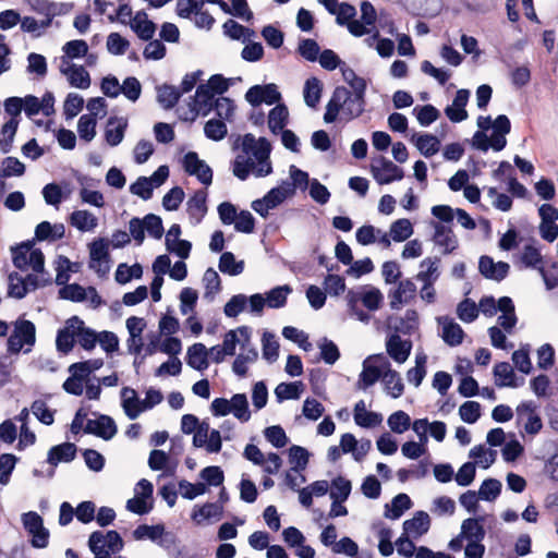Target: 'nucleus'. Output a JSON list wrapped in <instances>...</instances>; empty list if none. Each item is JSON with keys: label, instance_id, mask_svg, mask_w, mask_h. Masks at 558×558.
Segmentation results:
<instances>
[{"label": "nucleus", "instance_id": "nucleus-1", "mask_svg": "<svg viewBox=\"0 0 558 558\" xmlns=\"http://www.w3.org/2000/svg\"><path fill=\"white\" fill-rule=\"evenodd\" d=\"M365 98L352 95V92L344 86H337L324 113L325 123H333L340 111L347 121L359 118L365 110Z\"/></svg>", "mask_w": 558, "mask_h": 558}, {"label": "nucleus", "instance_id": "nucleus-2", "mask_svg": "<svg viewBox=\"0 0 558 558\" xmlns=\"http://www.w3.org/2000/svg\"><path fill=\"white\" fill-rule=\"evenodd\" d=\"M371 172L376 182L381 185L389 184L393 181H400L404 177L402 168L398 167L384 156H379L372 160Z\"/></svg>", "mask_w": 558, "mask_h": 558}, {"label": "nucleus", "instance_id": "nucleus-3", "mask_svg": "<svg viewBox=\"0 0 558 558\" xmlns=\"http://www.w3.org/2000/svg\"><path fill=\"white\" fill-rule=\"evenodd\" d=\"M281 99V94L276 84L254 85L245 93V100L253 107L262 104L275 105Z\"/></svg>", "mask_w": 558, "mask_h": 558}, {"label": "nucleus", "instance_id": "nucleus-4", "mask_svg": "<svg viewBox=\"0 0 558 558\" xmlns=\"http://www.w3.org/2000/svg\"><path fill=\"white\" fill-rule=\"evenodd\" d=\"M385 360L383 354H373L363 361V369L359 376L357 388L366 390L373 386L377 380L383 378L384 372L380 366L372 364V362H383L385 368Z\"/></svg>", "mask_w": 558, "mask_h": 558}, {"label": "nucleus", "instance_id": "nucleus-5", "mask_svg": "<svg viewBox=\"0 0 558 558\" xmlns=\"http://www.w3.org/2000/svg\"><path fill=\"white\" fill-rule=\"evenodd\" d=\"M76 324H82V319L78 316H72L65 320L63 328H60L56 337L57 351L62 354H69L76 340Z\"/></svg>", "mask_w": 558, "mask_h": 558}, {"label": "nucleus", "instance_id": "nucleus-6", "mask_svg": "<svg viewBox=\"0 0 558 558\" xmlns=\"http://www.w3.org/2000/svg\"><path fill=\"white\" fill-rule=\"evenodd\" d=\"M118 432L114 420L106 414H100L96 420H87L84 433L93 434L104 440L112 439Z\"/></svg>", "mask_w": 558, "mask_h": 558}, {"label": "nucleus", "instance_id": "nucleus-7", "mask_svg": "<svg viewBox=\"0 0 558 558\" xmlns=\"http://www.w3.org/2000/svg\"><path fill=\"white\" fill-rule=\"evenodd\" d=\"M242 150L244 154H252L257 162H263L269 159L271 153V145L265 137L258 140L251 133H246L242 138Z\"/></svg>", "mask_w": 558, "mask_h": 558}, {"label": "nucleus", "instance_id": "nucleus-8", "mask_svg": "<svg viewBox=\"0 0 558 558\" xmlns=\"http://www.w3.org/2000/svg\"><path fill=\"white\" fill-rule=\"evenodd\" d=\"M478 270L486 279L499 282L508 276L510 266L506 262L495 263L492 257L483 255L478 260Z\"/></svg>", "mask_w": 558, "mask_h": 558}, {"label": "nucleus", "instance_id": "nucleus-9", "mask_svg": "<svg viewBox=\"0 0 558 558\" xmlns=\"http://www.w3.org/2000/svg\"><path fill=\"white\" fill-rule=\"evenodd\" d=\"M207 210V192L205 190L195 191L186 202V211L192 225L201 223L206 216Z\"/></svg>", "mask_w": 558, "mask_h": 558}, {"label": "nucleus", "instance_id": "nucleus-10", "mask_svg": "<svg viewBox=\"0 0 558 558\" xmlns=\"http://www.w3.org/2000/svg\"><path fill=\"white\" fill-rule=\"evenodd\" d=\"M386 350L389 356L397 363H404L411 354L412 341L402 340L397 333H392L386 341Z\"/></svg>", "mask_w": 558, "mask_h": 558}, {"label": "nucleus", "instance_id": "nucleus-11", "mask_svg": "<svg viewBox=\"0 0 558 558\" xmlns=\"http://www.w3.org/2000/svg\"><path fill=\"white\" fill-rule=\"evenodd\" d=\"M388 326L393 333L410 336L418 328V314L414 310H408L403 317H389Z\"/></svg>", "mask_w": 558, "mask_h": 558}, {"label": "nucleus", "instance_id": "nucleus-12", "mask_svg": "<svg viewBox=\"0 0 558 558\" xmlns=\"http://www.w3.org/2000/svg\"><path fill=\"white\" fill-rule=\"evenodd\" d=\"M129 122L123 117H110L105 129V140L111 147L118 146L124 138Z\"/></svg>", "mask_w": 558, "mask_h": 558}, {"label": "nucleus", "instance_id": "nucleus-13", "mask_svg": "<svg viewBox=\"0 0 558 558\" xmlns=\"http://www.w3.org/2000/svg\"><path fill=\"white\" fill-rule=\"evenodd\" d=\"M77 447L73 442H63L57 446H53L49 449L47 456V462L57 466L59 463L64 462L69 463L73 461L76 457Z\"/></svg>", "mask_w": 558, "mask_h": 558}, {"label": "nucleus", "instance_id": "nucleus-14", "mask_svg": "<svg viewBox=\"0 0 558 558\" xmlns=\"http://www.w3.org/2000/svg\"><path fill=\"white\" fill-rule=\"evenodd\" d=\"M536 404L533 401H523L517 407L518 416L521 417L527 414V421L524 425V429L530 435L537 434L543 423L538 414H536Z\"/></svg>", "mask_w": 558, "mask_h": 558}, {"label": "nucleus", "instance_id": "nucleus-15", "mask_svg": "<svg viewBox=\"0 0 558 558\" xmlns=\"http://www.w3.org/2000/svg\"><path fill=\"white\" fill-rule=\"evenodd\" d=\"M435 233L433 240L436 245L441 246L444 254H450L458 248L459 242L450 227L441 223H434Z\"/></svg>", "mask_w": 558, "mask_h": 558}, {"label": "nucleus", "instance_id": "nucleus-16", "mask_svg": "<svg viewBox=\"0 0 558 558\" xmlns=\"http://www.w3.org/2000/svg\"><path fill=\"white\" fill-rule=\"evenodd\" d=\"M386 392L393 399H397L403 395L404 385L402 383L400 374L390 367L388 360H385V372L381 378Z\"/></svg>", "mask_w": 558, "mask_h": 558}, {"label": "nucleus", "instance_id": "nucleus-17", "mask_svg": "<svg viewBox=\"0 0 558 558\" xmlns=\"http://www.w3.org/2000/svg\"><path fill=\"white\" fill-rule=\"evenodd\" d=\"M430 526V518L425 511H416L412 519L403 522V531L408 535L420 537L427 533Z\"/></svg>", "mask_w": 558, "mask_h": 558}, {"label": "nucleus", "instance_id": "nucleus-18", "mask_svg": "<svg viewBox=\"0 0 558 558\" xmlns=\"http://www.w3.org/2000/svg\"><path fill=\"white\" fill-rule=\"evenodd\" d=\"M121 397L122 408L130 420L137 418L143 411H146L133 388L124 387L121 390Z\"/></svg>", "mask_w": 558, "mask_h": 558}, {"label": "nucleus", "instance_id": "nucleus-19", "mask_svg": "<svg viewBox=\"0 0 558 558\" xmlns=\"http://www.w3.org/2000/svg\"><path fill=\"white\" fill-rule=\"evenodd\" d=\"M186 363L193 369L203 372L208 368V350L205 344L197 342L187 349Z\"/></svg>", "mask_w": 558, "mask_h": 558}, {"label": "nucleus", "instance_id": "nucleus-20", "mask_svg": "<svg viewBox=\"0 0 558 558\" xmlns=\"http://www.w3.org/2000/svg\"><path fill=\"white\" fill-rule=\"evenodd\" d=\"M438 323L442 325V339L450 347L462 343L464 331L459 324L448 317H439Z\"/></svg>", "mask_w": 558, "mask_h": 558}, {"label": "nucleus", "instance_id": "nucleus-21", "mask_svg": "<svg viewBox=\"0 0 558 558\" xmlns=\"http://www.w3.org/2000/svg\"><path fill=\"white\" fill-rule=\"evenodd\" d=\"M484 518H468L461 524V537L468 542H482L485 537Z\"/></svg>", "mask_w": 558, "mask_h": 558}, {"label": "nucleus", "instance_id": "nucleus-22", "mask_svg": "<svg viewBox=\"0 0 558 558\" xmlns=\"http://www.w3.org/2000/svg\"><path fill=\"white\" fill-rule=\"evenodd\" d=\"M131 28L136 33L140 39L148 41L153 38L156 32V25L153 21L147 19V14L144 11H140L135 14Z\"/></svg>", "mask_w": 558, "mask_h": 558}, {"label": "nucleus", "instance_id": "nucleus-23", "mask_svg": "<svg viewBox=\"0 0 558 558\" xmlns=\"http://www.w3.org/2000/svg\"><path fill=\"white\" fill-rule=\"evenodd\" d=\"M495 385L497 387L517 388L515 374L508 362H498L494 366Z\"/></svg>", "mask_w": 558, "mask_h": 558}, {"label": "nucleus", "instance_id": "nucleus-24", "mask_svg": "<svg viewBox=\"0 0 558 558\" xmlns=\"http://www.w3.org/2000/svg\"><path fill=\"white\" fill-rule=\"evenodd\" d=\"M61 72L68 76L71 86L86 89L90 86L89 73L82 65L71 64L66 69H61Z\"/></svg>", "mask_w": 558, "mask_h": 558}, {"label": "nucleus", "instance_id": "nucleus-25", "mask_svg": "<svg viewBox=\"0 0 558 558\" xmlns=\"http://www.w3.org/2000/svg\"><path fill=\"white\" fill-rule=\"evenodd\" d=\"M289 120V111L286 105L277 104L268 114V128L270 132L278 135L284 130Z\"/></svg>", "mask_w": 558, "mask_h": 558}, {"label": "nucleus", "instance_id": "nucleus-26", "mask_svg": "<svg viewBox=\"0 0 558 558\" xmlns=\"http://www.w3.org/2000/svg\"><path fill=\"white\" fill-rule=\"evenodd\" d=\"M292 195L294 191L290 182L282 181L279 186L272 187L265 194L264 201L268 204V208L274 209Z\"/></svg>", "mask_w": 558, "mask_h": 558}, {"label": "nucleus", "instance_id": "nucleus-27", "mask_svg": "<svg viewBox=\"0 0 558 558\" xmlns=\"http://www.w3.org/2000/svg\"><path fill=\"white\" fill-rule=\"evenodd\" d=\"M223 34L233 40L250 41L256 36L254 29L245 27L234 20H228L222 25Z\"/></svg>", "mask_w": 558, "mask_h": 558}, {"label": "nucleus", "instance_id": "nucleus-28", "mask_svg": "<svg viewBox=\"0 0 558 558\" xmlns=\"http://www.w3.org/2000/svg\"><path fill=\"white\" fill-rule=\"evenodd\" d=\"M182 96V92L173 85L163 84L157 87V101L166 110L172 109Z\"/></svg>", "mask_w": 558, "mask_h": 558}, {"label": "nucleus", "instance_id": "nucleus-29", "mask_svg": "<svg viewBox=\"0 0 558 558\" xmlns=\"http://www.w3.org/2000/svg\"><path fill=\"white\" fill-rule=\"evenodd\" d=\"M416 148L425 157H432L439 151L440 141L432 134H414L412 136Z\"/></svg>", "mask_w": 558, "mask_h": 558}, {"label": "nucleus", "instance_id": "nucleus-30", "mask_svg": "<svg viewBox=\"0 0 558 558\" xmlns=\"http://www.w3.org/2000/svg\"><path fill=\"white\" fill-rule=\"evenodd\" d=\"M520 260L525 268L537 269L542 276H545L543 257L534 245L529 244L523 247Z\"/></svg>", "mask_w": 558, "mask_h": 558}, {"label": "nucleus", "instance_id": "nucleus-31", "mask_svg": "<svg viewBox=\"0 0 558 558\" xmlns=\"http://www.w3.org/2000/svg\"><path fill=\"white\" fill-rule=\"evenodd\" d=\"M70 223L77 230L85 232L94 230L98 225V219L87 210H75L70 216Z\"/></svg>", "mask_w": 558, "mask_h": 558}, {"label": "nucleus", "instance_id": "nucleus-32", "mask_svg": "<svg viewBox=\"0 0 558 558\" xmlns=\"http://www.w3.org/2000/svg\"><path fill=\"white\" fill-rule=\"evenodd\" d=\"M322 92L323 84L317 77L313 76L307 78L305 81L303 90L304 101L306 106H308L310 108H316L320 100Z\"/></svg>", "mask_w": 558, "mask_h": 558}, {"label": "nucleus", "instance_id": "nucleus-33", "mask_svg": "<svg viewBox=\"0 0 558 558\" xmlns=\"http://www.w3.org/2000/svg\"><path fill=\"white\" fill-rule=\"evenodd\" d=\"M411 506V498L407 494H398L391 500V508L386 505L385 517L391 520H397L405 510L410 509Z\"/></svg>", "mask_w": 558, "mask_h": 558}, {"label": "nucleus", "instance_id": "nucleus-34", "mask_svg": "<svg viewBox=\"0 0 558 558\" xmlns=\"http://www.w3.org/2000/svg\"><path fill=\"white\" fill-rule=\"evenodd\" d=\"M89 247V267L96 269V263L109 259L108 240L98 238L88 245Z\"/></svg>", "mask_w": 558, "mask_h": 558}, {"label": "nucleus", "instance_id": "nucleus-35", "mask_svg": "<svg viewBox=\"0 0 558 558\" xmlns=\"http://www.w3.org/2000/svg\"><path fill=\"white\" fill-rule=\"evenodd\" d=\"M145 327L146 323L142 317L131 316L126 319V328L130 333L128 342H134L136 339L138 340V344L134 349L135 354H140L143 349L142 332Z\"/></svg>", "mask_w": 558, "mask_h": 558}, {"label": "nucleus", "instance_id": "nucleus-36", "mask_svg": "<svg viewBox=\"0 0 558 558\" xmlns=\"http://www.w3.org/2000/svg\"><path fill=\"white\" fill-rule=\"evenodd\" d=\"M13 335L28 347H33L36 342V327L31 320H17Z\"/></svg>", "mask_w": 558, "mask_h": 558}, {"label": "nucleus", "instance_id": "nucleus-37", "mask_svg": "<svg viewBox=\"0 0 558 558\" xmlns=\"http://www.w3.org/2000/svg\"><path fill=\"white\" fill-rule=\"evenodd\" d=\"M231 413L241 422H247L251 418L248 401L245 393H235L230 399Z\"/></svg>", "mask_w": 558, "mask_h": 558}, {"label": "nucleus", "instance_id": "nucleus-38", "mask_svg": "<svg viewBox=\"0 0 558 558\" xmlns=\"http://www.w3.org/2000/svg\"><path fill=\"white\" fill-rule=\"evenodd\" d=\"M310 452L304 447L293 445L289 449V462L293 464L292 471L296 474L304 471L308 464Z\"/></svg>", "mask_w": 558, "mask_h": 558}, {"label": "nucleus", "instance_id": "nucleus-39", "mask_svg": "<svg viewBox=\"0 0 558 558\" xmlns=\"http://www.w3.org/2000/svg\"><path fill=\"white\" fill-rule=\"evenodd\" d=\"M72 4L70 3H57L48 0H37L35 10L46 16L63 15L71 11Z\"/></svg>", "mask_w": 558, "mask_h": 558}, {"label": "nucleus", "instance_id": "nucleus-40", "mask_svg": "<svg viewBox=\"0 0 558 558\" xmlns=\"http://www.w3.org/2000/svg\"><path fill=\"white\" fill-rule=\"evenodd\" d=\"M219 270L230 276H238L244 270V262H236L234 254L231 252H225L219 258Z\"/></svg>", "mask_w": 558, "mask_h": 558}, {"label": "nucleus", "instance_id": "nucleus-41", "mask_svg": "<svg viewBox=\"0 0 558 558\" xmlns=\"http://www.w3.org/2000/svg\"><path fill=\"white\" fill-rule=\"evenodd\" d=\"M303 384L301 381L281 383L275 389L278 402L284 400L299 399L302 393Z\"/></svg>", "mask_w": 558, "mask_h": 558}, {"label": "nucleus", "instance_id": "nucleus-42", "mask_svg": "<svg viewBox=\"0 0 558 558\" xmlns=\"http://www.w3.org/2000/svg\"><path fill=\"white\" fill-rule=\"evenodd\" d=\"M97 332L85 326V323L82 320V324H76V339L78 344L86 351H92L97 343Z\"/></svg>", "mask_w": 558, "mask_h": 558}, {"label": "nucleus", "instance_id": "nucleus-43", "mask_svg": "<svg viewBox=\"0 0 558 558\" xmlns=\"http://www.w3.org/2000/svg\"><path fill=\"white\" fill-rule=\"evenodd\" d=\"M427 356L424 353H417L415 356V366L410 368L407 373L409 383L418 387L426 375Z\"/></svg>", "mask_w": 558, "mask_h": 558}, {"label": "nucleus", "instance_id": "nucleus-44", "mask_svg": "<svg viewBox=\"0 0 558 558\" xmlns=\"http://www.w3.org/2000/svg\"><path fill=\"white\" fill-rule=\"evenodd\" d=\"M292 292V288L288 284L279 286L271 289L266 294L267 305L270 308L283 307L287 303L288 295Z\"/></svg>", "mask_w": 558, "mask_h": 558}, {"label": "nucleus", "instance_id": "nucleus-45", "mask_svg": "<svg viewBox=\"0 0 558 558\" xmlns=\"http://www.w3.org/2000/svg\"><path fill=\"white\" fill-rule=\"evenodd\" d=\"M33 245V241H26L15 247H12V262L16 268L21 270H26L28 268V256Z\"/></svg>", "mask_w": 558, "mask_h": 558}, {"label": "nucleus", "instance_id": "nucleus-46", "mask_svg": "<svg viewBox=\"0 0 558 558\" xmlns=\"http://www.w3.org/2000/svg\"><path fill=\"white\" fill-rule=\"evenodd\" d=\"M413 234V227L409 219L401 218L390 226V236L395 242H403Z\"/></svg>", "mask_w": 558, "mask_h": 558}, {"label": "nucleus", "instance_id": "nucleus-47", "mask_svg": "<svg viewBox=\"0 0 558 558\" xmlns=\"http://www.w3.org/2000/svg\"><path fill=\"white\" fill-rule=\"evenodd\" d=\"M318 348L320 350V359L328 365H333L340 359V351L337 344L324 337L318 342Z\"/></svg>", "mask_w": 558, "mask_h": 558}, {"label": "nucleus", "instance_id": "nucleus-48", "mask_svg": "<svg viewBox=\"0 0 558 558\" xmlns=\"http://www.w3.org/2000/svg\"><path fill=\"white\" fill-rule=\"evenodd\" d=\"M88 547L95 558H111V550L105 547V536L101 531H95L89 535Z\"/></svg>", "mask_w": 558, "mask_h": 558}, {"label": "nucleus", "instance_id": "nucleus-49", "mask_svg": "<svg viewBox=\"0 0 558 558\" xmlns=\"http://www.w3.org/2000/svg\"><path fill=\"white\" fill-rule=\"evenodd\" d=\"M17 126L19 119H10L7 123L3 124L1 130L3 138L0 140V150L3 154L11 151Z\"/></svg>", "mask_w": 558, "mask_h": 558}, {"label": "nucleus", "instance_id": "nucleus-50", "mask_svg": "<svg viewBox=\"0 0 558 558\" xmlns=\"http://www.w3.org/2000/svg\"><path fill=\"white\" fill-rule=\"evenodd\" d=\"M204 134L211 141H221L228 134L227 124L222 121V119H210L205 123Z\"/></svg>", "mask_w": 558, "mask_h": 558}, {"label": "nucleus", "instance_id": "nucleus-51", "mask_svg": "<svg viewBox=\"0 0 558 558\" xmlns=\"http://www.w3.org/2000/svg\"><path fill=\"white\" fill-rule=\"evenodd\" d=\"M351 482L342 476H338L331 481V489L329 496L331 500H347L351 494Z\"/></svg>", "mask_w": 558, "mask_h": 558}, {"label": "nucleus", "instance_id": "nucleus-52", "mask_svg": "<svg viewBox=\"0 0 558 558\" xmlns=\"http://www.w3.org/2000/svg\"><path fill=\"white\" fill-rule=\"evenodd\" d=\"M97 120L93 114H83L77 122V132L82 140L90 142L96 135Z\"/></svg>", "mask_w": 558, "mask_h": 558}, {"label": "nucleus", "instance_id": "nucleus-53", "mask_svg": "<svg viewBox=\"0 0 558 558\" xmlns=\"http://www.w3.org/2000/svg\"><path fill=\"white\" fill-rule=\"evenodd\" d=\"M25 173V165L16 157H5L2 160L0 178L21 177Z\"/></svg>", "mask_w": 558, "mask_h": 558}, {"label": "nucleus", "instance_id": "nucleus-54", "mask_svg": "<svg viewBox=\"0 0 558 558\" xmlns=\"http://www.w3.org/2000/svg\"><path fill=\"white\" fill-rule=\"evenodd\" d=\"M501 482L496 478H486L481 484L478 489V497L482 500L493 501L495 500L501 493Z\"/></svg>", "mask_w": 558, "mask_h": 558}, {"label": "nucleus", "instance_id": "nucleus-55", "mask_svg": "<svg viewBox=\"0 0 558 558\" xmlns=\"http://www.w3.org/2000/svg\"><path fill=\"white\" fill-rule=\"evenodd\" d=\"M223 513V506L220 502H207L198 509H194L192 519L199 521L198 517L203 519H220Z\"/></svg>", "mask_w": 558, "mask_h": 558}, {"label": "nucleus", "instance_id": "nucleus-56", "mask_svg": "<svg viewBox=\"0 0 558 558\" xmlns=\"http://www.w3.org/2000/svg\"><path fill=\"white\" fill-rule=\"evenodd\" d=\"M65 57L62 58L63 63L65 62V58L68 59H77L85 57L88 52V45L83 39H74L65 43L62 48Z\"/></svg>", "mask_w": 558, "mask_h": 558}, {"label": "nucleus", "instance_id": "nucleus-57", "mask_svg": "<svg viewBox=\"0 0 558 558\" xmlns=\"http://www.w3.org/2000/svg\"><path fill=\"white\" fill-rule=\"evenodd\" d=\"M388 426L396 434H402L411 426V418L402 410L393 412L387 420Z\"/></svg>", "mask_w": 558, "mask_h": 558}, {"label": "nucleus", "instance_id": "nucleus-58", "mask_svg": "<svg viewBox=\"0 0 558 558\" xmlns=\"http://www.w3.org/2000/svg\"><path fill=\"white\" fill-rule=\"evenodd\" d=\"M163 534V524L147 525L141 524L133 531L135 539L148 538L153 542H157Z\"/></svg>", "mask_w": 558, "mask_h": 558}, {"label": "nucleus", "instance_id": "nucleus-59", "mask_svg": "<svg viewBox=\"0 0 558 558\" xmlns=\"http://www.w3.org/2000/svg\"><path fill=\"white\" fill-rule=\"evenodd\" d=\"M59 298L72 302H83L87 299V291L78 283L65 284L59 290Z\"/></svg>", "mask_w": 558, "mask_h": 558}, {"label": "nucleus", "instance_id": "nucleus-60", "mask_svg": "<svg viewBox=\"0 0 558 558\" xmlns=\"http://www.w3.org/2000/svg\"><path fill=\"white\" fill-rule=\"evenodd\" d=\"M413 112L422 126H428L439 118V111L433 105L416 106Z\"/></svg>", "mask_w": 558, "mask_h": 558}, {"label": "nucleus", "instance_id": "nucleus-61", "mask_svg": "<svg viewBox=\"0 0 558 558\" xmlns=\"http://www.w3.org/2000/svg\"><path fill=\"white\" fill-rule=\"evenodd\" d=\"M457 315L464 323H472L478 317V308L474 301L464 299L457 306Z\"/></svg>", "mask_w": 558, "mask_h": 558}, {"label": "nucleus", "instance_id": "nucleus-62", "mask_svg": "<svg viewBox=\"0 0 558 558\" xmlns=\"http://www.w3.org/2000/svg\"><path fill=\"white\" fill-rule=\"evenodd\" d=\"M254 169H255V162L248 158V157H245V156H242V155H239L235 157L234 161H233V174L244 181L248 178L250 175V172L253 171L254 172Z\"/></svg>", "mask_w": 558, "mask_h": 558}, {"label": "nucleus", "instance_id": "nucleus-63", "mask_svg": "<svg viewBox=\"0 0 558 558\" xmlns=\"http://www.w3.org/2000/svg\"><path fill=\"white\" fill-rule=\"evenodd\" d=\"M512 362L521 373L530 374L532 372L530 347L526 344L514 351L512 353Z\"/></svg>", "mask_w": 558, "mask_h": 558}, {"label": "nucleus", "instance_id": "nucleus-64", "mask_svg": "<svg viewBox=\"0 0 558 558\" xmlns=\"http://www.w3.org/2000/svg\"><path fill=\"white\" fill-rule=\"evenodd\" d=\"M84 106V99L82 96L75 93H70L63 105V114L66 120L73 119L78 114Z\"/></svg>", "mask_w": 558, "mask_h": 558}]
</instances>
